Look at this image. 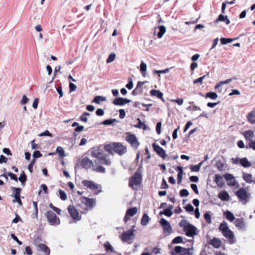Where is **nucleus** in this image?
<instances>
[{"instance_id": "obj_43", "label": "nucleus", "mask_w": 255, "mask_h": 255, "mask_svg": "<svg viewBox=\"0 0 255 255\" xmlns=\"http://www.w3.org/2000/svg\"><path fill=\"white\" fill-rule=\"evenodd\" d=\"M210 213L211 212L210 211H207L204 214V218L209 224L212 223V218Z\"/></svg>"}, {"instance_id": "obj_46", "label": "nucleus", "mask_w": 255, "mask_h": 255, "mask_svg": "<svg viewBox=\"0 0 255 255\" xmlns=\"http://www.w3.org/2000/svg\"><path fill=\"white\" fill-rule=\"evenodd\" d=\"M173 214L172 211H170L167 208L165 209L164 210L160 211L159 213V215H164L165 216L170 217Z\"/></svg>"}, {"instance_id": "obj_57", "label": "nucleus", "mask_w": 255, "mask_h": 255, "mask_svg": "<svg viewBox=\"0 0 255 255\" xmlns=\"http://www.w3.org/2000/svg\"><path fill=\"white\" fill-rule=\"evenodd\" d=\"M188 224H190L187 220H182L179 223V226L180 227H182L183 228V230H184V227H187Z\"/></svg>"}, {"instance_id": "obj_23", "label": "nucleus", "mask_w": 255, "mask_h": 255, "mask_svg": "<svg viewBox=\"0 0 255 255\" xmlns=\"http://www.w3.org/2000/svg\"><path fill=\"white\" fill-rule=\"evenodd\" d=\"M243 135L246 139L249 140V142H250V140H253V138L255 137L254 131L250 129L245 131L243 133Z\"/></svg>"}, {"instance_id": "obj_39", "label": "nucleus", "mask_w": 255, "mask_h": 255, "mask_svg": "<svg viewBox=\"0 0 255 255\" xmlns=\"http://www.w3.org/2000/svg\"><path fill=\"white\" fill-rule=\"evenodd\" d=\"M118 121L115 119H109L103 121L101 124L105 126H110L112 125L114 123L118 122Z\"/></svg>"}, {"instance_id": "obj_10", "label": "nucleus", "mask_w": 255, "mask_h": 255, "mask_svg": "<svg viewBox=\"0 0 255 255\" xmlns=\"http://www.w3.org/2000/svg\"><path fill=\"white\" fill-rule=\"evenodd\" d=\"M185 233L186 236L189 237H193L198 234V231L197 228L191 224H188L187 227L184 228L183 230Z\"/></svg>"}, {"instance_id": "obj_16", "label": "nucleus", "mask_w": 255, "mask_h": 255, "mask_svg": "<svg viewBox=\"0 0 255 255\" xmlns=\"http://www.w3.org/2000/svg\"><path fill=\"white\" fill-rule=\"evenodd\" d=\"M81 165L85 169H89L92 166L94 167L93 162L87 157H85L82 159Z\"/></svg>"}, {"instance_id": "obj_44", "label": "nucleus", "mask_w": 255, "mask_h": 255, "mask_svg": "<svg viewBox=\"0 0 255 255\" xmlns=\"http://www.w3.org/2000/svg\"><path fill=\"white\" fill-rule=\"evenodd\" d=\"M234 39H235L222 37L220 39V42H221V44L225 45V44H227L229 43L232 42Z\"/></svg>"}, {"instance_id": "obj_37", "label": "nucleus", "mask_w": 255, "mask_h": 255, "mask_svg": "<svg viewBox=\"0 0 255 255\" xmlns=\"http://www.w3.org/2000/svg\"><path fill=\"white\" fill-rule=\"evenodd\" d=\"M104 248L107 252L115 253L114 248L109 242H107L104 244Z\"/></svg>"}, {"instance_id": "obj_1", "label": "nucleus", "mask_w": 255, "mask_h": 255, "mask_svg": "<svg viewBox=\"0 0 255 255\" xmlns=\"http://www.w3.org/2000/svg\"><path fill=\"white\" fill-rule=\"evenodd\" d=\"M219 230L222 232L223 236L229 240L230 244H233L236 243V240L235 238L234 234L233 232L229 228L226 221H223L221 223L219 227Z\"/></svg>"}, {"instance_id": "obj_54", "label": "nucleus", "mask_w": 255, "mask_h": 255, "mask_svg": "<svg viewBox=\"0 0 255 255\" xmlns=\"http://www.w3.org/2000/svg\"><path fill=\"white\" fill-rule=\"evenodd\" d=\"M19 181H26L27 180V176L24 171H22L19 177L18 178Z\"/></svg>"}, {"instance_id": "obj_14", "label": "nucleus", "mask_w": 255, "mask_h": 255, "mask_svg": "<svg viewBox=\"0 0 255 255\" xmlns=\"http://www.w3.org/2000/svg\"><path fill=\"white\" fill-rule=\"evenodd\" d=\"M131 100L127 98L122 97L116 98L113 101V104L116 106H124L128 103L131 102Z\"/></svg>"}, {"instance_id": "obj_45", "label": "nucleus", "mask_w": 255, "mask_h": 255, "mask_svg": "<svg viewBox=\"0 0 255 255\" xmlns=\"http://www.w3.org/2000/svg\"><path fill=\"white\" fill-rule=\"evenodd\" d=\"M32 204L33 206V207L34 208V212L35 213L32 215V218H35L37 217V214H38V206H37V202L36 201H33Z\"/></svg>"}, {"instance_id": "obj_34", "label": "nucleus", "mask_w": 255, "mask_h": 255, "mask_svg": "<svg viewBox=\"0 0 255 255\" xmlns=\"http://www.w3.org/2000/svg\"><path fill=\"white\" fill-rule=\"evenodd\" d=\"M149 220L150 218L148 215L146 213H144L141 220V225L143 226H146L148 224Z\"/></svg>"}, {"instance_id": "obj_15", "label": "nucleus", "mask_w": 255, "mask_h": 255, "mask_svg": "<svg viewBox=\"0 0 255 255\" xmlns=\"http://www.w3.org/2000/svg\"><path fill=\"white\" fill-rule=\"evenodd\" d=\"M81 201L82 203L85 204L88 207L90 208H93L96 203V199L86 197H82Z\"/></svg>"}, {"instance_id": "obj_63", "label": "nucleus", "mask_w": 255, "mask_h": 255, "mask_svg": "<svg viewBox=\"0 0 255 255\" xmlns=\"http://www.w3.org/2000/svg\"><path fill=\"white\" fill-rule=\"evenodd\" d=\"M169 187V186L168 184L167 183V182L166 180L163 178L162 180L161 185L160 186V188L162 189H167Z\"/></svg>"}, {"instance_id": "obj_59", "label": "nucleus", "mask_w": 255, "mask_h": 255, "mask_svg": "<svg viewBox=\"0 0 255 255\" xmlns=\"http://www.w3.org/2000/svg\"><path fill=\"white\" fill-rule=\"evenodd\" d=\"M29 100V99L26 96V95H23L21 101H20V104L22 105H25L28 103Z\"/></svg>"}, {"instance_id": "obj_42", "label": "nucleus", "mask_w": 255, "mask_h": 255, "mask_svg": "<svg viewBox=\"0 0 255 255\" xmlns=\"http://www.w3.org/2000/svg\"><path fill=\"white\" fill-rule=\"evenodd\" d=\"M55 153H57L60 157H63L66 156L65 154L64 150L63 148L61 146H57L56 150Z\"/></svg>"}, {"instance_id": "obj_9", "label": "nucleus", "mask_w": 255, "mask_h": 255, "mask_svg": "<svg viewBox=\"0 0 255 255\" xmlns=\"http://www.w3.org/2000/svg\"><path fill=\"white\" fill-rule=\"evenodd\" d=\"M114 152L122 156L127 152V148L121 142H114Z\"/></svg>"}, {"instance_id": "obj_6", "label": "nucleus", "mask_w": 255, "mask_h": 255, "mask_svg": "<svg viewBox=\"0 0 255 255\" xmlns=\"http://www.w3.org/2000/svg\"><path fill=\"white\" fill-rule=\"evenodd\" d=\"M134 227L135 226L133 225L130 229L123 233L120 236V238L123 242H127L134 238L135 236L134 232H135V230L134 229Z\"/></svg>"}, {"instance_id": "obj_38", "label": "nucleus", "mask_w": 255, "mask_h": 255, "mask_svg": "<svg viewBox=\"0 0 255 255\" xmlns=\"http://www.w3.org/2000/svg\"><path fill=\"white\" fill-rule=\"evenodd\" d=\"M106 98L103 96H96L94 97L93 102L97 104H100V102L105 101Z\"/></svg>"}, {"instance_id": "obj_35", "label": "nucleus", "mask_w": 255, "mask_h": 255, "mask_svg": "<svg viewBox=\"0 0 255 255\" xmlns=\"http://www.w3.org/2000/svg\"><path fill=\"white\" fill-rule=\"evenodd\" d=\"M137 209L136 207H131L127 209L126 214L129 217H132L137 213Z\"/></svg>"}, {"instance_id": "obj_51", "label": "nucleus", "mask_w": 255, "mask_h": 255, "mask_svg": "<svg viewBox=\"0 0 255 255\" xmlns=\"http://www.w3.org/2000/svg\"><path fill=\"white\" fill-rule=\"evenodd\" d=\"M116 55L115 53H112L109 54L108 58L106 60V62L107 63H110L113 62L115 59Z\"/></svg>"}, {"instance_id": "obj_19", "label": "nucleus", "mask_w": 255, "mask_h": 255, "mask_svg": "<svg viewBox=\"0 0 255 255\" xmlns=\"http://www.w3.org/2000/svg\"><path fill=\"white\" fill-rule=\"evenodd\" d=\"M150 94L151 96H155L160 99L162 101L165 102L164 98H163V94L158 90L152 89L150 90Z\"/></svg>"}, {"instance_id": "obj_13", "label": "nucleus", "mask_w": 255, "mask_h": 255, "mask_svg": "<svg viewBox=\"0 0 255 255\" xmlns=\"http://www.w3.org/2000/svg\"><path fill=\"white\" fill-rule=\"evenodd\" d=\"M153 150L156 154L163 159H165L167 157L165 150L156 143H153L152 144Z\"/></svg>"}, {"instance_id": "obj_49", "label": "nucleus", "mask_w": 255, "mask_h": 255, "mask_svg": "<svg viewBox=\"0 0 255 255\" xmlns=\"http://www.w3.org/2000/svg\"><path fill=\"white\" fill-rule=\"evenodd\" d=\"M183 242V238L181 236H177L174 238L172 241V244H180Z\"/></svg>"}, {"instance_id": "obj_61", "label": "nucleus", "mask_w": 255, "mask_h": 255, "mask_svg": "<svg viewBox=\"0 0 255 255\" xmlns=\"http://www.w3.org/2000/svg\"><path fill=\"white\" fill-rule=\"evenodd\" d=\"M133 84L131 78H128V83L127 84L126 87L129 90L133 88Z\"/></svg>"}, {"instance_id": "obj_58", "label": "nucleus", "mask_w": 255, "mask_h": 255, "mask_svg": "<svg viewBox=\"0 0 255 255\" xmlns=\"http://www.w3.org/2000/svg\"><path fill=\"white\" fill-rule=\"evenodd\" d=\"M186 211L189 213L192 212L194 211V207L191 204H188L186 206L184 207Z\"/></svg>"}, {"instance_id": "obj_52", "label": "nucleus", "mask_w": 255, "mask_h": 255, "mask_svg": "<svg viewBox=\"0 0 255 255\" xmlns=\"http://www.w3.org/2000/svg\"><path fill=\"white\" fill-rule=\"evenodd\" d=\"M189 194V193L187 189H181L179 192V195L181 197H187Z\"/></svg>"}, {"instance_id": "obj_17", "label": "nucleus", "mask_w": 255, "mask_h": 255, "mask_svg": "<svg viewBox=\"0 0 255 255\" xmlns=\"http://www.w3.org/2000/svg\"><path fill=\"white\" fill-rule=\"evenodd\" d=\"M224 177L226 181H231L228 183V185L230 186H235L236 185L237 181L232 174L226 173L224 175Z\"/></svg>"}, {"instance_id": "obj_64", "label": "nucleus", "mask_w": 255, "mask_h": 255, "mask_svg": "<svg viewBox=\"0 0 255 255\" xmlns=\"http://www.w3.org/2000/svg\"><path fill=\"white\" fill-rule=\"evenodd\" d=\"M39 136H47L52 137L53 136V135L51 132H50V131L49 130H46L44 131H43V132H41V133H40L39 134Z\"/></svg>"}, {"instance_id": "obj_8", "label": "nucleus", "mask_w": 255, "mask_h": 255, "mask_svg": "<svg viewBox=\"0 0 255 255\" xmlns=\"http://www.w3.org/2000/svg\"><path fill=\"white\" fill-rule=\"evenodd\" d=\"M91 155L92 157L100 159L105 154L102 145L91 148Z\"/></svg>"}, {"instance_id": "obj_55", "label": "nucleus", "mask_w": 255, "mask_h": 255, "mask_svg": "<svg viewBox=\"0 0 255 255\" xmlns=\"http://www.w3.org/2000/svg\"><path fill=\"white\" fill-rule=\"evenodd\" d=\"M42 156V154L39 150H35L32 154L33 159L36 160V158H40Z\"/></svg>"}, {"instance_id": "obj_41", "label": "nucleus", "mask_w": 255, "mask_h": 255, "mask_svg": "<svg viewBox=\"0 0 255 255\" xmlns=\"http://www.w3.org/2000/svg\"><path fill=\"white\" fill-rule=\"evenodd\" d=\"M218 95L216 93L210 91L206 94V98H210L212 100H215L217 98Z\"/></svg>"}, {"instance_id": "obj_4", "label": "nucleus", "mask_w": 255, "mask_h": 255, "mask_svg": "<svg viewBox=\"0 0 255 255\" xmlns=\"http://www.w3.org/2000/svg\"><path fill=\"white\" fill-rule=\"evenodd\" d=\"M83 185L87 188L92 190L98 189L97 192L95 193L96 195L99 194L102 192V186L100 184L95 183L92 180H84L82 182Z\"/></svg>"}, {"instance_id": "obj_48", "label": "nucleus", "mask_w": 255, "mask_h": 255, "mask_svg": "<svg viewBox=\"0 0 255 255\" xmlns=\"http://www.w3.org/2000/svg\"><path fill=\"white\" fill-rule=\"evenodd\" d=\"M227 15H224L223 14H220L218 15L217 18L214 21V23H217L220 21H223L224 22L225 21V18H226V17Z\"/></svg>"}, {"instance_id": "obj_28", "label": "nucleus", "mask_w": 255, "mask_h": 255, "mask_svg": "<svg viewBox=\"0 0 255 255\" xmlns=\"http://www.w3.org/2000/svg\"><path fill=\"white\" fill-rule=\"evenodd\" d=\"M103 148L104 150L108 152L110 154H113L114 152V142L105 144Z\"/></svg>"}, {"instance_id": "obj_25", "label": "nucleus", "mask_w": 255, "mask_h": 255, "mask_svg": "<svg viewBox=\"0 0 255 255\" xmlns=\"http://www.w3.org/2000/svg\"><path fill=\"white\" fill-rule=\"evenodd\" d=\"M183 247L176 246L174 247V251L171 252V255H183Z\"/></svg>"}, {"instance_id": "obj_50", "label": "nucleus", "mask_w": 255, "mask_h": 255, "mask_svg": "<svg viewBox=\"0 0 255 255\" xmlns=\"http://www.w3.org/2000/svg\"><path fill=\"white\" fill-rule=\"evenodd\" d=\"M216 166L219 171H222L223 170L224 164L221 160H219L216 161Z\"/></svg>"}, {"instance_id": "obj_11", "label": "nucleus", "mask_w": 255, "mask_h": 255, "mask_svg": "<svg viewBox=\"0 0 255 255\" xmlns=\"http://www.w3.org/2000/svg\"><path fill=\"white\" fill-rule=\"evenodd\" d=\"M159 223L163 228V234L165 236L169 235L172 230L169 222L165 219L161 218L159 221Z\"/></svg>"}, {"instance_id": "obj_24", "label": "nucleus", "mask_w": 255, "mask_h": 255, "mask_svg": "<svg viewBox=\"0 0 255 255\" xmlns=\"http://www.w3.org/2000/svg\"><path fill=\"white\" fill-rule=\"evenodd\" d=\"M38 249L45 253V255H49L50 254V249L45 244H39L38 245Z\"/></svg>"}, {"instance_id": "obj_32", "label": "nucleus", "mask_w": 255, "mask_h": 255, "mask_svg": "<svg viewBox=\"0 0 255 255\" xmlns=\"http://www.w3.org/2000/svg\"><path fill=\"white\" fill-rule=\"evenodd\" d=\"M224 215L225 218L230 222H233L235 220V216L233 213L230 211L227 210L226 211L224 212Z\"/></svg>"}, {"instance_id": "obj_12", "label": "nucleus", "mask_w": 255, "mask_h": 255, "mask_svg": "<svg viewBox=\"0 0 255 255\" xmlns=\"http://www.w3.org/2000/svg\"><path fill=\"white\" fill-rule=\"evenodd\" d=\"M68 211L73 220L80 221L81 220V216L79 215V212L73 205L69 206Z\"/></svg>"}, {"instance_id": "obj_27", "label": "nucleus", "mask_w": 255, "mask_h": 255, "mask_svg": "<svg viewBox=\"0 0 255 255\" xmlns=\"http://www.w3.org/2000/svg\"><path fill=\"white\" fill-rule=\"evenodd\" d=\"M146 69L147 65L146 64L142 61L139 66V71L141 73L142 75L145 77L146 76Z\"/></svg>"}, {"instance_id": "obj_18", "label": "nucleus", "mask_w": 255, "mask_h": 255, "mask_svg": "<svg viewBox=\"0 0 255 255\" xmlns=\"http://www.w3.org/2000/svg\"><path fill=\"white\" fill-rule=\"evenodd\" d=\"M209 244L212 245L214 248L219 249L221 246L222 242L220 239L214 237L210 240Z\"/></svg>"}, {"instance_id": "obj_2", "label": "nucleus", "mask_w": 255, "mask_h": 255, "mask_svg": "<svg viewBox=\"0 0 255 255\" xmlns=\"http://www.w3.org/2000/svg\"><path fill=\"white\" fill-rule=\"evenodd\" d=\"M142 179L141 171L140 168H138L129 181V187L132 188L134 185H139L142 182Z\"/></svg>"}, {"instance_id": "obj_20", "label": "nucleus", "mask_w": 255, "mask_h": 255, "mask_svg": "<svg viewBox=\"0 0 255 255\" xmlns=\"http://www.w3.org/2000/svg\"><path fill=\"white\" fill-rule=\"evenodd\" d=\"M214 181L217 185L221 188L223 187L225 185L223 177L219 174L215 175Z\"/></svg>"}, {"instance_id": "obj_5", "label": "nucleus", "mask_w": 255, "mask_h": 255, "mask_svg": "<svg viewBox=\"0 0 255 255\" xmlns=\"http://www.w3.org/2000/svg\"><path fill=\"white\" fill-rule=\"evenodd\" d=\"M126 134V140L130 144L131 147L137 149L140 143L138 141L136 135L130 132H127Z\"/></svg>"}, {"instance_id": "obj_33", "label": "nucleus", "mask_w": 255, "mask_h": 255, "mask_svg": "<svg viewBox=\"0 0 255 255\" xmlns=\"http://www.w3.org/2000/svg\"><path fill=\"white\" fill-rule=\"evenodd\" d=\"M235 224L239 229H243L245 227V224L242 218L237 219L235 222Z\"/></svg>"}, {"instance_id": "obj_29", "label": "nucleus", "mask_w": 255, "mask_h": 255, "mask_svg": "<svg viewBox=\"0 0 255 255\" xmlns=\"http://www.w3.org/2000/svg\"><path fill=\"white\" fill-rule=\"evenodd\" d=\"M240 163L243 167L245 168H248L251 166V162L246 157L240 159Z\"/></svg>"}, {"instance_id": "obj_26", "label": "nucleus", "mask_w": 255, "mask_h": 255, "mask_svg": "<svg viewBox=\"0 0 255 255\" xmlns=\"http://www.w3.org/2000/svg\"><path fill=\"white\" fill-rule=\"evenodd\" d=\"M248 121L252 124H255V110H253L247 116Z\"/></svg>"}, {"instance_id": "obj_3", "label": "nucleus", "mask_w": 255, "mask_h": 255, "mask_svg": "<svg viewBox=\"0 0 255 255\" xmlns=\"http://www.w3.org/2000/svg\"><path fill=\"white\" fill-rule=\"evenodd\" d=\"M45 216L49 224L51 226H57L60 224L58 217L52 211H49L45 213Z\"/></svg>"}, {"instance_id": "obj_62", "label": "nucleus", "mask_w": 255, "mask_h": 255, "mask_svg": "<svg viewBox=\"0 0 255 255\" xmlns=\"http://www.w3.org/2000/svg\"><path fill=\"white\" fill-rule=\"evenodd\" d=\"M7 175L10 177V178L12 180H13L15 181H17L18 178L17 177V175L11 172H9L7 173Z\"/></svg>"}, {"instance_id": "obj_60", "label": "nucleus", "mask_w": 255, "mask_h": 255, "mask_svg": "<svg viewBox=\"0 0 255 255\" xmlns=\"http://www.w3.org/2000/svg\"><path fill=\"white\" fill-rule=\"evenodd\" d=\"M246 148H252L253 150H255V140H250V142L249 143L248 145L246 146Z\"/></svg>"}, {"instance_id": "obj_56", "label": "nucleus", "mask_w": 255, "mask_h": 255, "mask_svg": "<svg viewBox=\"0 0 255 255\" xmlns=\"http://www.w3.org/2000/svg\"><path fill=\"white\" fill-rule=\"evenodd\" d=\"M142 93V88H139V89H137V88H135L131 92V94L133 96H136L138 94L141 95Z\"/></svg>"}, {"instance_id": "obj_40", "label": "nucleus", "mask_w": 255, "mask_h": 255, "mask_svg": "<svg viewBox=\"0 0 255 255\" xmlns=\"http://www.w3.org/2000/svg\"><path fill=\"white\" fill-rule=\"evenodd\" d=\"M108 155L107 154H105L100 159V160H103L102 163L106 165H110L111 163V161L110 159L108 158Z\"/></svg>"}, {"instance_id": "obj_53", "label": "nucleus", "mask_w": 255, "mask_h": 255, "mask_svg": "<svg viewBox=\"0 0 255 255\" xmlns=\"http://www.w3.org/2000/svg\"><path fill=\"white\" fill-rule=\"evenodd\" d=\"M93 170L96 171L97 172H101V173H103L106 172L105 168L102 166H99L96 168H94V167H93Z\"/></svg>"}, {"instance_id": "obj_36", "label": "nucleus", "mask_w": 255, "mask_h": 255, "mask_svg": "<svg viewBox=\"0 0 255 255\" xmlns=\"http://www.w3.org/2000/svg\"><path fill=\"white\" fill-rule=\"evenodd\" d=\"M159 32L157 33V37L158 38H161L165 33L166 28L164 25H160L158 27Z\"/></svg>"}, {"instance_id": "obj_21", "label": "nucleus", "mask_w": 255, "mask_h": 255, "mask_svg": "<svg viewBox=\"0 0 255 255\" xmlns=\"http://www.w3.org/2000/svg\"><path fill=\"white\" fill-rule=\"evenodd\" d=\"M218 196L219 198L223 201H228L230 200V198L229 193L226 190H223L220 192Z\"/></svg>"}, {"instance_id": "obj_47", "label": "nucleus", "mask_w": 255, "mask_h": 255, "mask_svg": "<svg viewBox=\"0 0 255 255\" xmlns=\"http://www.w3.org/2000/svg\"><path fill=\"white\" fill-rule=\"evenodd\" d=\"M58 192L59 197L60 198V199L63 201H65L67 198V194L65 193V192L62 190V189H59Z\"/></svg>"}, {"instance_id": "obj_30", "label": "nucleus", "mask_w": 255, "mask_h": 255, "mask_svg": "<svg viewBox=\"0 0 255 255\" xmlns=\"http://www.w3.org/2000/svg\"><path fill=\"white\" fill-rule=\"evenodd\" d=\"M10 188L13 192V195H12V196H13L14 198L20 197V192L21 191V188L13 187H11Z\"/></svg>"}, {"instance_id": "obj_22", "label": "nucleus", "mask_w": 255, "mask_h": 255, "mask_svg": "<svg viewBox=\"0 0 255 255\" xmlns=\"http://www.w3.org/2000/svg\"><path fill=\"white\" fill-rule=\"evenodd\" d=\"M243 180L247 183L251 184L252 183H255V179L253 180V175L250 173H246L243 172Z\"/></svg>"}, {"instance_id": "obj_7", "label": "nucleus", "mask_w": 255, "mask_h": 255, "mask_svg": "<svg viewBox=\"0 0 255 255\" xmlns=\"http://www.w3.org/2000/svg\"><path fill=\"white\" fill-rule=\"evenodd\" d=\"M235 194L241 201H245V203L249 201L248 198L251 195V194L248 193L244 188H240L236 192Z\"/></svg>"}, {"instance_id": "obj_31", "label": "nucleus", "mask_w": 255, "mask_h": 255, "mask_svg": "<svg viewBox=\"0 0 255 255\" xmlns=\"http://www.w3.org/2000/svg\"><path fill=\"white\" fill-rule=\"evenodd\" d=\"M137 121L138 123L136 125L134 126V127L138 128H142L143 130L147 129V126L144 122H142L140 118H137Z\"/></svg>"}]
</instances>
